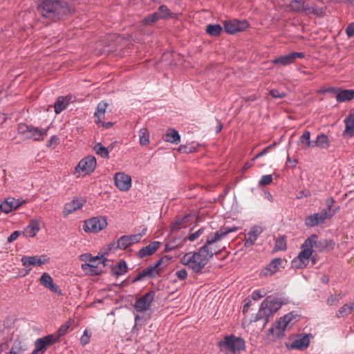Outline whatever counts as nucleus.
I'll return each mask as SVG.
<instances>
[{
  "mask_svg": "<svg viewBox=\"0 0 354 354\" xmlns=\"http://www.w3.org/2000/svg\"><path fill=\"white\" fill-rule=\"evenodd\" d=\"M171 257L165 256L158 260L153 266L147 267L137 275L136 280H140L145 277L153 278L158 275L169 263Z\"/></svg>",
  "mask_w": 354,
  "mask_h": 354,
  "instance_id": "0eeeda50",
  "label": "nucleus"
},
{
  "mask_svg": "<svg viewBox=\"0 0 354 354\" xmlns=\"http://www.w3.org/2000/svg\"><path fill=\"white\" fill-rule=\"evenodd\" d=\"M85 203L83 198H75L72 201L66 203L64 208V214L67 216L78 209H80Z\"/></svg>",
  "mask_w": 354,
  "mask_h": 354,
  "instance_id": "4be33fe9",
  "label": "nucleus"
},
{
  "mask_svg": "<svg viewBox=\"0 0 354 354\" xmlns=\"http://www.w3.org/2000/svg\"><path fill=\"white\" fill-rule=\"evenodd\" d=\"M49 127L44 129L33 126L20 125L19 131L26 134V137L35 141L44 140Z\"/></svg>",
  "mask_w": 354,
  "mask_h": 354,
  "instance_id": "1a4fd4ad",
  "label": "nucleus"
},
{
  "mask_svg": "<svg viewBox=\"0 0 354 354\" xmlns=\"http://www.w3.org/2000/svg\"><path fill=\"white\" fill-rule=\"evenodd\" d=\"M41 224L40 220L37 218L31 219L28 225L22 231V234L26 238L35 237L41 229Z\"/></svg>",
  "mask_w": 354,
  "mask_h": 354,
  "instance_id": "6ab92c4d",
  "label": "nucleus"
},
{
  "mask_svg": "<svg viewBox=\"0 0 354 354\" xmlns=\"http://www.w3.org/2000/svg\"><path fill=\"white\" fill-rule=\"evenodd\" d=\"M80 259L84 262V264H96L98 263H103L105 261V259L103 256L97 255L93 257L88 253L81 254L80 256Z\"/></svg>",
  "mask_w": 354,
  "mask_h": 354,
  "instance_id": "cd10ccee",
  "label": "nucleus"
},
{
  "mask_svg": "<svg viewBox=\"0 0 354 354\" xmlns=\"http://www.w3.org/2000/svg\"><path fill=\"white\" fill-rule=\"evenodd\" d=\"M345 130L344 136L351 137L354 133V113H350L344 120Z\"/></svg>",
  "mask_w": 354,
  "mask_h": 354,
  "instance_id": "7c9ffc66",
  "label": "nucleus"
},
{
  "mask_svg": "<svg viewBox=\"0 0 354 354\" xmlns=\"http://www.w3.org/2000/svg\"><path fill=\"white\" fill-rule=\"evenodd\" d=\"M178 151L183 153H188V152H192L193 150L190 148H188L185 145H180L178 148Z\"/></svg>",
  "mask_w": 354,
  "mask_h": 354,
  "instance_id": "69168bd1",
  "label": "nucleus"
},
{
  "mask_svg": "<svg viewBox=\"0 0 354 354\" xmlns=\"http://www.w3.org/2000/svg\"><path fill=\"white\" fill-rule=\"evenodd\" d=\"M346 32L349 37H354V22L347 26Z\"/></svg>",
  "mask_w": 354,
  "mask_h": 354,
  "instance_id": "680f3d73",
  "label": "nucleus"
},
{
  "mask_svg": "<svg viewBox=\"0 0 354 354\" xmlns=\"http://www.w3.org/2000/svg\"><path fill=\"white\" fill-rule=\"evenodd\" d=\"M270 94L274 97V98H283L286 97V94L283 92L280 93L277 89H272L270 91Z\"/></svg>",
  "mask_w": 354,
  "mask_h": 354,
  "instance_id": "bf43d9fd",
  "label": "nucleus"
},
{
  "mask_svg": "<svg viewBox=\"0 0 354 354\" xmlns=\"http://www.w3.org/2000/svg\"><path fill=\"white\" fill-rule=\"evenodd\" d=\"M115 185L120 190L127 192L131 187V178L124 172H118L114 176Z\"/></svg>",
  "mask_w": 354,
  "mask_h": 354,
  "instance_id": "dca6fc26",
  "label": "nucleus"
},
{
  "mask_svg": "<svg viewBox=\"0 0 354 354\" xmlns=\"http://www.w3.org/2000/svg\"><path fill=\"white\" fill-rule=\"evenodd\" d=\"M341 299L340 295H330L326 300V303L329 306L336 305Z\"/></svg>",
  "mask_w": 354,
  "mask_h": 354,
  "instance_id": "603ef678",
  "label": "nucleus"
},
{
  "mask_svg": "<svg viewBox=\"0 0 354 354\" xmlns=\"http://www.w3.org/2000/svg\"><path fill=\"white\" fill-rule=\"evenodd\" d=\"M162 138L165 142L176 145L180 141V136L174 129H168Z\"/></svg>",
  "mask_w": 354,
  "mask_h": 354,
  "instance_id": "c85d7f7f",
  "label": "nucleus"
},
{
  "mask_svg": "<svg viewBox=\"0 0 354 354\" xmlns=\"http://www.w3.org/2000/svg\"><path fill=\"white\" fill-rule=\"evenodd\" d=\"M222 27L219 24H209L206 27V32L212 36H218L222 32Z\"/></svg>",
  "mask_w": 354,
  "mask_h": 354,
  "instance_id": "ea45409f",
  "label": "nucleus"
},
{
  "mask_svg": "<svg viewBox=\"0 0 354 354\" xmlns=\"http://www.w3.org/2000/svg\"><path fill=\"white\" fill-rule=\"evenodd\" d=\"M49 259L46 256H32V257H24L21 258V262L24 266L29 268V270H31L30 266H40L44 263L48 262Z\"/></svg>",
  "mask_w": 354,
  "mask_h": 354,
  "instance_id": "f3484780",
  "label": "nucleus"
},
{
  "mask_svg": "<svg viewBox=\"0 0 354 354\" xmlns=\"http://www.w3.org/2000/svg\"><path fill=\"white\" fill-rule=\"evenodd\" d=\"M262 232V229L260 227L254 226L248 233V236L245 239L244 245L246 248L253 245L260 234Z\"/></svg>",
  "mask_w": 354,
  "mask_h": 354,
  "instance_id": "b1692460",
  "label": "nucleus"
},
{
  "mask_svg": "<svg viewBox=\"0 0 354 354\" xmlns=\"http://www.w3.org/2000/svg\"><path fill=\"white\" fill-rule=\"evenodd\" d=\"M118 249H120L119 246H118V241L111 243L104 248L105 254H108L109 252L115 251Z\"/></svg>",
  "mask_w": 354,
  "mask_h": 354,
  "instance_id": "13d9d810",
  "label": "nucleus"
},
{
  "mask_svg": "<svg viewBox=\"0 0 354 354\" xmlns=\"http://www.w3.org/2000/svg\"><path fill=\"white\" fill-rule=\"evenodd\" d=\"M223 24L225 32L229 34H235L238 32L243 31L249 26L248 21L245 20H229L225 21Z\"/></svg>",
  "mask_w": 354,
  "mask_h": 354,
  "instance_id": "4468645a",
  "label": "nucleus"
},
{
  "mask_svg": "<svg viewBox=\"0 0 354 354\" xmlns=\"http://www.w3.org/2000/svg\"><path fill=\"white\" fill-rule=\"evenodd\" d=\"M21 203L15 198L8 199L0 205V209L2 212L8 214L13 209H17Z\"/></svg>",
  "mask_w": 354,
  "mask_h": 354,
  "instance_id": "a878e982",
  "label": "nucleus"
},
{
  "mask_svg": "<svg viewBox=\"0 0 354 354\" xmlns=\"http://www.w3.org/2000/svg\"><path fill=\"white\" fill-rule=\"evenodd\" d=\"M254 160L253 159L252 161L247 162V163L244 165L243 169H244V170H246V169H249V168L252 167L254 165Z\"/></svg>",
  "mask_w": 354,
  "mask_h": 354,
  "instance_id": "774afa93",
  "label": "nucleus"
},
{
  "mask_svg": "<svg viewBox=\"0 0 354 354\" xmlns=\"http://www.w3.org/2000/svg\"><path fill=\"white\" fill-rule=\"evenodd\" d=\"M127 271V263L124 261H120L118 266L114 269V274L116 275L124 274Z\"/></svg>",
  "mask_w": 354,
  "mask_h": 354,
  "instance_id": "a18cd8bd",
  "label": "nucleus"
},
{
  "mask_svg": "<svg viewBox=\"0 0 354 354\" xmlns=\"http://www.w3.org/2000/svg\"><path fill=\"white\" fill-rule=\"evenodd\" d=\"M317 235L313 234L308 237L301 246V252L291 261V266L295 269H303L309 263L313 254L314 245H316Z\"/></svg>",
  "mask_w": 354,
  "mask_h": 354,
  "instance_id": "f03ea898",
  "label": "nucleus"
},
{
  "mask_svg": "<svg viewBox=\"0 0 354 354\" xmlns=\"http://www.w3.org/2000/svg\"><path fill=\"white\" fill-rule=\"evenodd\" d=\"M140 144L146 146L149 143V132L147 129L142 128L139 131Z\"/></svg>",
  "mask_w": 354,
  "mask_h": 354,
  "instance_id": "a19ab883",
  "label": "nucleus"
},
{
  "mask_svg": "<svg viewBox=\"0 0 354 354\" xmlns=\"http://www.w3.org/2000/svg\"><path fill=\"white\" fill-rule=\"evenodd\" d=\"M304 55L302 53H291L288 55L281 56L272 61L274 64L279 66H287L295 62L297 58H303Z\"/></svg>",
  "mask_w": 354,
  "mask_h": 354,
  "instance_id": "a211bd4d",
  "label": "nucleus"
},
{
  "mask_svg": "<svg viewBox=\"0 0 354 354\" xmlns=\"http://www.w3.org/2000/svg\"><path fill=\"white\" fill-rule=\"evenodd\" d=\"M108 106V103L104 101H102L97 104L94 113L96 123L100 124V123H102L103 121L107 119L106 113Z\"/></svg>",
  "mask_w": 354,
  "mask_h": 354,
  "instance_id": "5701e85b",
  "label": "nucleus"
},
{
  "mask_svg": "<svg viewBox=\"0 0 354 354\" xmlns=\"http://www.w3.org/2000/svg\"><path fill=\"white\" fill-rule=\"evenodd\" d=\"M10 354H21L19 349L17 346H14L11 351H10Z\"/></svg>",
  "mask_w": 354,
  "mask_h": 354,
  "instance_id": "338daca9",
  "label": "nucleus"
},
{
  "mask_svg": "<svg viewBox=\"0 0 354 354\" xmlns=\"http://www.w3.org/2000/svg\"><path fill=\"white\" fill-rule=\"evenodd\" d=\"M335 203V201L333 198H328L326 201L325 204L326 205V208L323 209V211H326V213L330 214V217H332L337 212L336 209H333V205Z\"/></svg>",
  "mask_w": 354,
  "mask_h": 354,
  "instance_id": "c03bdc74",
  "label": "nucleus"
},
{
  "mask_svg": "<svg viewBox=\"0 0 354 354\" xmlns=\"http://www.w3.org/2000/svg\"><path fill=\"white\" fill-rule=\"evenodd\" d=\"M203 232H204V228H203V227L200 228L197 231H196L193 233H191L188 236V239L190 241H194L196 239H197L203 233Z\"/></svg>",
  "mask_w": 354,
  "mask_h": 354,
  "instance_id": "864d4df0",
  "label": "nucleus"
},
{
  "mask_svg": "<svg viewBox=\"0 0 354 354\" xmlns=\"http://www.w3.org/2000/svg\"><path fill=\"white\" fill-rule=\"evenodd\" d=\"M237 230L236 227H221L212 236L207 238L205 244L197 252L186 253L180 258V262L194 272H201L212 256L221 251L217 243L228 234L236 232Z\"/></svg>",
  "mask_w": 354,
  "mask_h": 354,
  "instance_id": "f257e3e1",
  "label": "nucleus"
},
{
  "mask_svg": "<svg viewBox=\"0 0 354 354\" xmlns=\"http://www.w3.org/2000/svg\"><path fill=\"white\" fill-rule=\"evenodd\" d=\"M295 315L292 313H288L277 320L268 332V338L272 341L280 339L284 336L285 330L289 324L295 319Z\"/></svg>",
  "mask_w": 354,
  "mask_h": 354,
  "instance_id": "39448f33",
  "label": "nucleus"
},
{
  "mask_svg": "<svg viewBox=\"0 0 354 354\" xmlns=\"http://www.w3.org/2000/svg\"><path fill=\"white\" fill-rule=\"evenodd\" d=\"M59 340L54 334L46 335L35 341V348L30 354H43L44 351Z\"/></svg>",
  "mask_w": 354,
  "mask_h": 354,
  "instance_id": "9b49d317",
  "label": "nucleus"
},
{
  "mask_svg": "<svg viewBox=\"0 0 354 354\" xmlns=\"http://www.w3.org/2000/svg\"><path fill=\"white\" fill-rule=\"evenodd\" d=\"M273 146H274L273 145H270L268 146L267 147H266L265 149H263L260 153H259L257 155H256V156L254 158V160L264 156L265 154H266L268 152L269 149L272 148Z\"/></svg>",
  "mask_w": 354,
  "mask_h": 354,
  "instance_id": "e2e57ef3",
  "label": "nucleus"
},
{
  "mask_svg": "<svg viewBox=\"0 0 354 354\" xmlns=\"http://www.w3.org/2000/svg\"><path fill=\"white\" fill-rule=\"evenodd\" d=\"M310 344V337L308 335H305L295 339L290 345V348L302 350L308 347Z\"/></svg>",
  "mask_w": 354,
  "mask_h": 354,
  "instance_id": "393cba45",
  "label": "nucleus"
},
{
  "mask_svg": "<svg viewBox=\"0 0 354 354\" xmlns=\"http://www.w3.org/2000/svg\"><path fill=\"white\" fill-rule=\"evenodd\" d=\"M74 320L69 319L65 323L61 325V326L57 330L56 333L54 334L58 340L61 337L65 335L67 333L68 328L72 326Z\"/></svg>",
  "mask_w": 354,
  "mask_h": 354,
  "instance_id": "4c0bfd02",
  "label": "nucleus"
},
{
  "mask_svg": "<svg viewBox=\"0 0 354 354\" xmlns=\"http://www.w3.org/2000/svg\"><path fill=\"white\" fill-rule=\"evenodd\" d=\"M96 165V159L94 156H86L81 160L75 167V173H77L79 175L90 174L94 171Z\"/></svg>",
  "mask_w": 354,
  "mask_h": 354,
  "instance_id": "9d476101",
  "label": "nucleus"
},
{
  "mask_svg": "<svg viewBox=\"0 0 354 354\" xmlns=\"http://www.w3.org/2000/svg\"><path fill=\"white\" fill-rule=\"evenodd\" d=\"M91 337V332L89 330L86 329L84 331L83 335L80 337L81 344L82 346H85V345L88 344L90 342Z\"/></svg>",
  "mask_w": 354,
  "mask_h": 354,
  "instance_id": "09e8293b",
  "label": "nucleus"
},
{
  "mask_svg": "<svg viewBox=\"0 0 354 354\" xmlns=\"http://www.w3.org/2000/svg\"><path fill=\"white\" fill-rule=\"evenodd\" d=\"M335 245V243L333 241L330 239H324L322 241H318V237L316 239V245H314V248L318 249L319 251L332 249Z\"/></svg>",
  "mask_w": 354,
  "mask_h": 354,
  "instance_id": "e433bc0d",
  "label": "nucleus"
},
{
  "mask_svg": "<svg viewBox=\"0 0 354 354\" xmlns=\"http://www.w3.org/2000/svg\"><path fill=\"white\" fill-rule=\"evenodd\" d=\"M69 104V99L66 97H59L54 104L55 112L56 114L60 113L65 110Z\"/></svg>",
  "mask_w": 354,
  "mask_h": 354,
  "instance_id": "c9c22d12",
  "label": "nucleus"
},
{
  "mask_svg": "<svg viewBox=\"0 0 354 354\" xmlns=\"http://www.w3.org/2000/svg\"><path fill=\"white\" fill-rule=\"evenodd\" d=\"M172 17V13L165 6H160L158 11L149 15L143 19V22L146 25H151L159 19L169 18Z\"/></svg>",
  "mask_w": 354,
  "mask_h": 354,
  "instance_id": "f8f14e48",
  "label": "nucleus"
},
{
  "mask_svg": "<svg viewBox=\"0 0 354 354\" xmlns=\"http://www.w3.org/2000/svg\"><path fill=\"white\" fill-rule=\"evenodd\" d=\"M100 265H102L104 267L105 263L103 262L96 264H82L81 268L89 275H97L102 272V269L100 267Z\"/></svg>",
  "mask_w": 354,
  "mask_h": 354,
  "instance_id": "bb28decb",
  "label": "nucleus"
},
{
  "mask_svg": "<svg viewBox=\"0 0 354 354\" xmlns=\"http://www.w3.org/2000/svg\"><path fill=\"white\" fill-rule=\"evenodd\" d=\"M22 234V232L20 231H15L13 232L8 238V242L12 243L14 241H15L21 234Z\"/></svg>",
  "mask_w": 354,
  "mask_h": 354,
  "instance_id": "052dcab7",
  "label": "nucleus"
},
{
  "mask_svg": "<svg viewBox=\"0 0 354 354\" xmlns=\"http://www.w3.org/2000/svg\"><path fill=\"white\" fill-rule=\"evenodd\" d=\"M281 263V259H274L263 270H261L260 275L262 277H267L275 274L279 270Z\"/></svg>",
  "mask_w": 354,
  "mask_h": 354,
  "instance_id": "aec40b11",
  "label": "nucleus"
},
{
  "mask_svg": "<svg viewBox=\"0 0 354 354\" xmlns=\"http://www.w3.org/2000/svg\"><path fill=\"white\" fill-rule=\"evenodd\" d=\"M354 98V90H342L339 91L336 95V100L338 102H344L350 101Z\"/></svg>",
  "mask_w": 354,
  "mask_h": 354,
  "instance_id": "f704fd0d",
  "label": "nucleus"
},
{
  "mask_svg": "<svg viewBox=\"0 0 354 354\" xmlns=\"http://www.w3.org/2000/svg\"><path fill=\"white\" fill-rule=\"evenodd\" d=\"M176 276L179 280H185L188 276L187 271L185 268H182L176 272Z\"/></svg>",
  "mask_w": 354,
  "mask_h": 354,
  "instance_id": "5fc2aeb1",
  "label": "nucleus"
},
{
  "mask_svg": "<svg viewBox=\"0 0 354 354\" xmlns=\"http://www.w3.org/2000/svg\"><path fill=\"white\" fill-rule=\"evenodd\" d=\"M59 143V138L56 136H53L47 142L46 146L48 147L55 148Z\"/></svg>",
  "mask_w": 354,
  "mask_h": 354,
  "instance_id": "6e6d98bb",
  "label": "nucleus"
},
{
  "mask_svg": "<svg viewBox=\"0 0 354 354\" xmlns=\"http://www.w3.org/2000/svg\"><path fill=\"white\" fill-rule=\"evenodd\" d=\"M330 214L322 210L320 212L313 214L305 219V225L308 227H315L324 223L326 219L330 218Z\"/></svg>",
  "mask_w": 354,
  "mask_h": 354,
  "instance_id": "2eb2a0df",
  "label": "nucleus"
},
{
  "mask_svg": "<svg viewBox=\"0 0 354 354\" xmlns=\"http://www.w3.org/2000/svg\"><path fill=\"white\" fill-rule=\"evenodd\" d=\"M145 234V230L142 233L128 236L131 245L140 242L142 236Z\"/></svg>",
  "mask_w": 354,
  "mask_h": 354,
  "instance_id": "8fccbe9b",
  "label": "nucleus"
},
{
  "mask_svg": "<svg viewBox=\"0 0 354 354\" xmlns=\"http://www.w3.org/2000/svg\"><path fill=\"white\" fill-rule=\"evenodd\" d=\"M160 242L153 241L146 247L142 248L139 251L140 257L142 258L147 256L151 255L159 248Z\"/></svg>",
  "mask_w": 354,
  "mask_h": 354,
  "instance_id": "c756f323",
  "label": "nucleus"
},
{
  "mask_svg": "<svg viewBox=\"0 0 354 354\" xmlns=\"http://www.w3.org/2000/svg\"><path fill=\"white\" fill-rule=\"evenodd\" d=\"M281 307V303L279 299L272 297H267L261 303L259 311L250 322H256L263 319V327L268 324L269 317L276 313Z\"/></svg>",
  "mask_w": 354,
  "mask_h": 354,
  "instance_id": "7ed1b4c3",
  "label": "nucleus"
},
{
  "mask_svg": "<svg viewBox=\"0 0 354 354\" xmlns=\"http://www.w3.org/2000/svg\"><path fill=\"white\" fill-rule=\"evenodd\" d=\"M307 5L304 1L292 0L290 2L288 8L292 12L304 13L306 15Z\"/></svg>",
  "mask_w": 354,
  "mask_h": 354,
  "instance_id": "2f4dec72",
  "label": "nucleus"
},
{
  "mask_svg": "<svg viewBox=\"0 0 354 354\" xmlns=\"http://www.w3.org/2000/svg\"><path fill=\"white\" fill-rule=\"evenodd\" d=\"M272 182V175H264L261 177V180L259 181V185L261 187L270 185Z\"/></svg>",
  "mask_w": 354,
  "mask_h": 354,
  "instance_id": "3c124183",
  "label": "nucleus"
},
{
  "mask_svg": "<svg viewBox=\"0 0 354 354\" xmlns=\"http://www.w3.org/2000/svg\"><path fill=\"white\" fill-rule=\"evenodd\" d=\"M299 144L301 145L302 149H308L310 147H313V141H310V131H304L303 134L299 138Z\"/></svg>",
  "mask_w": 354,
  "mask_h": 354,
  "instance_id": "473e14b6",
  "label": "nucleus"
},
{
  "mask_svg": "<svg viewBox=\"0 0 354 354\" xmlns=\"http://www.w3.org/2000/svg\"><path fill=\"white\" fill-rule=\"evenodd\" d=\"M106 226L107 221L105 217H93L84 221L83 230L88 233H97Z\"/></svg>",
  "mask_w": 354,
  "mask_h": 354,
  "instance_id": "6e6552de",
  "label": "nucleus"
},
{
  "mask_svg": "<svg viewBox=\"0 0 354 354\" xmlns=\"http://www.w3.org/2000/svg\"><path fill=\"white\" fill-rule=\"evenodd\" d=\"M155 292L153 291L148 292L140 298H139L134 304V308L138 312H145L150 308L151 304L154 299Z\"/></svg>",
  "mask_w": 354,
  "mask_h": 354,
  "instance_id": "ddd939ff",
  "label": "nucleus"
},
{
  "mask_svg": "<svg viewBox=\"0 0 354 354\" xmlns=\"http://www.w3.org/2000/svg\"><path fill=\"white\" fill-rule=\"evenodd\" d=\"M38 11L43 17L56 20L66 13V8L59 1L48 0L39 6Z\"/></svg>",
  "mask_w": 354,
  "mask_h": 354,
  "instance_id": "20e7f679",
  "label": "nucleus"
},
{
  "mask_svg": "<svg viewBox=\"0 0 354 354\" xmlns=\"http://www.w3.org/2000/svg\"><path fill=\"white\" fill-rule=\"evenodd\" d=\"M353 308L354 304H346L337 311L336 317L338 318L345 317L352 313Z\"/></svg>",
  "mask_w": 354,
  "mask_h": 354,
  "instance_id": "58836bf2",
  "label": "nucleus"
},
{
  "mask_svg": "<svg viewBox=\"0 0 354 354\" xmlns=\"http://www.w3.org/2000/svg\"><path fill=\"white\" fill-rule=\"evenodd\" d=\"M94 149L96 151L97 154L100 155L101 157H109V151L108 149L102 146L101 143H97L94 147Z\"/></svg>",
  "mask_w": 354,
  "mask_h": 354,
  "instance_id": "37998d69",
  "label": "nucleus"
},
{
  "mask_svg": "<svg viewBox=\"0 0 354 354\" xmlns=\"http://www.w3.org/2000/svg\"><path fill=\"white\" fill-rule=\"evenodd\" d=\"M218 347L225 354H236V352L245 348V341L234 335L225 336L218 342Z\"/></svg>",
  "mask_w": 354,
  "mask_h": 354,
  "instance_id": "423d86ee",
  "label": "nucleus"
},
{
  "mask_svg": "<svg viewBox=\"0 0 354 354\" xmlns=\"http://www.w3.org/2000/svg\"><path fill=\"white\" fill-rule=\"evenodd\" d=\"M310 195V192L308 190H302L299 192V194L297 196V199H301L304 197H308Z\"/></svg>",
  "mask_w": 354,
  "mask_h": 354,
  "instance_id": "0e129e2a",
  "label": "nucleus"
},
{
  "mask_svg": "<svg viewBox=\"0 0 354 354\" xmlns=\"http://www.w3.org/2000/svg\"><path fill=\"white\" fill-rule=\"evenodd\" d=\"M324 9L323 8H319L316 6H310L307 5V8H306V15H315L317 16H321L324 15Z\"/></svg>",
  "mask_w": 354,
  "mask_h": 354,
  "instance_id": "79ce46f5",
  "label": "nucleus"
},
{
  "mask_svg": "<svg viewBox=\"0 0 354 354\" xmlns=\"http://www.w3.org/2000/svg\"><path fill=\"white\" fill-rule=\"evenodd\" d=\"M266 295V293L265 292H262L261 290H257L252 293L251 297L252 299L257 301L265 297Z\"/></svg>",
  "mask_w": 354,
  "mask_h": 354,
  "instance_id": "4d7b16f0",
  "label": "nucleus"
},
{
  "mask_svg": "<svg viewBox=\"0 0 354 354\" xmlns=\"http://www.w3.org/2000/svg\"><path fill=\"white\" fill-rule=\"evenodd\" d=\"M286 247V239L285 236H280L276 240L274 246L276 250H285Z\"/></svg>",
  "mask_w": 354,
  "mask_h": 354,
  "instance_id": "49530a36",
  "label": "nucleus"
},
{
  "mask_svg": "<svg viewBox=\"0 0 354 354\" xmlns=\"http://www.w3.org/2000/svg\"><path fill=\"white\" fill-rule=\"evenodd\" d=\"M130 242L128 238V236H122L118 240V246H119L120 250H125L129 246H130Z\"/></svg>",
  "mask_w": 354,
  "mask_h": 354,
  "instance_id": "de8ad7c7",
  "label": "nucleus"
},
{
  "mask_svg": "<svg viewBox=\"0 0 354 354\" xmlns=\"http://www.w3.org/2000/svg\"><path fill=\"white\" fill-rule=\"evenodd\" d=\"M40 283L53 292L61 294L59 288L53 282V278L48 273L44 272L39 279Z\"/></svg>",
  "mask_w": 354,
  "mask_h": 354,
  "instance_id": "412c9836",
  "label": "nucleus"
},
{
  "mask_svg": "<svg viewBox=\"0 0 354 354\" xmlns=\"http://www.w3.org/2000/svg\"><path fill=\"white\" fill-rule=\"evenodd\" d=\"M329 146L330 140L328 137L324 133L318 135L316 140L313 141V147L327 149Z\"/></svg>",
  "mask_w": 354,
  "mask_h": 354,
  "instance_id": "72a5a7b5",
  "label": "nucleus"
}]
</instances>
